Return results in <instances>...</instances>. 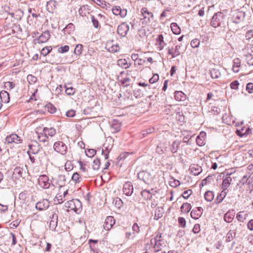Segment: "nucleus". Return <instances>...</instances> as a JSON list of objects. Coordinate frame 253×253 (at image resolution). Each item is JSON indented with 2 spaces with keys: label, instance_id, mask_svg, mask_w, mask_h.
Listing matches in <instances>:
<instances>
[{
  "label": "nucleus",
  "instance_id": "412c9836",
  "mask_svg": "<svg viewBox=\"0 0 253 253\" xmlns=\"http://www.w3.org/2000/svg\"><path fill=\"white\" fill-rule=\"evenodd\" d=\"M189 169L194 175H198L202 171V168L197 165H191Z\"/></svg>",
  "mask_w": 253,
  "mask_h": 253
},
{
  "label": "nucleus",
  "instance_id": "338daca9",
  "mask_svg": "<svg viewBox=\"0 0 253 253\" xmlns=\"http://www.w3.org/2000/svg\"><path fill=\"white\" fill-rule=\"evenodd\" d=\"M192 193V190H190V189H189V190H188L185 191L183 193V194H182V197H183V198L184 199H188V198L189 197V196L191 195Z\"/></svg>",
  "mask_w": 253,
  "mask_h": 253
},
{
  "label": "nucleus",
  "instance_id": "a18cd8bd",
  "mask_svg": "<svg viewBox=\"0 0 253 253\" xmlns=\"http://www.w3.org/2000/svg\"><path fill=\"white\" fill-rule=\"evenodd\" d=\"M52 49L51 46H45L42 49L41 53L44 56H46L51 51Z\"/></svg>",
  "mask_w": 253,
  "mask_h": 253
},
{
  "label": "nucleus",
  "instance_id": "423d86ee",
  "mask_svg": "<svg viewBox=\"0 0 253 253\" xmlns=\"http://www.w3.org/2000/svg\"><path fill=\"white\" fill-rule=\"evenodd\" d=\"M223 17L224 15L221 12L215 13L211 22V26L214 28L219 27L223 19Z\"/></svg>",
  "mask_w": 253,
  "mask_h": 253
},
{
  "label": "nucleus",
  "instance_id": "7c9ffc66",
  "mask_svg": "<svg viewBox=\"0 0 253 253\" xmlns=\"http://www.w3.org/2000/svg\"><path fill=\"white\" fill-rule=\"evenodd\" d=\"M210 75L212 79H217L221 76V73L219 70L216 68L211 69L210 71Z\"/></svg>",
  "mask_w": 253,
  "mask_h": 253
},
{
  "label": "nucleus",
  "instance_id": "20e7f679",
  "mask_svg": "<svg viewBox=\"0 0 253 253\" xmlns=\"http://www.w3.org/2000/svg\"><path fill=\"white\" fill-rule=\"evenodd\" d=\"M246 16L243 11H234L232 15L231 20L233 23L238 24L243 21Z\"/></svg>",
  "mask_w": 253,
  "mask_h": 253
},
{
  "label": "nucleus",
  "instance_id": "0e129e2a",
  "mask_svg": "<svg viewBox=\"0 0 253 253\" xmlns=\"http://www.w3.org/2000/svg\"><path fill=\"white\" fill-rule=\"evenodd\" d=\"M91 19L93 27L95 28H98L99 27V22L98 20L96 19L94 16H91Z\"/></svg>",
  "mask_w": 253,
  "mask_h": 253
},
{
  "label": "nucleus",
  "instance_id": "6e6552de",
  "mask_svg": "<svg viewBox=\"0 0 253 253\" xmlns=\"http://www.w3.org/2000/svg\"><path fill=\"white\" fill-rule=\"evenodd\" d=\"M50 35L49 31H45L44 32H42V33L36 39H35V41H36V42L38 43H45L48 41V40L50 39Z\"/></svg>",
  "mask_w": 253,
  "mask_h": 253
},
{
  "label": "nucleus",
  "instance_id": "864d4df0",
  "mask_svg": "<svg viewBox=\"0 0 253 253\" xmlns=\"http://www.w3.org/2000/svg\"><path fill=\"white\" fill-rule=\"evenodd\" d=\"M155 131L154 127H150L146 129L143 130L142 131V134L143 137H145L147 134L153 133Z\"/></svg>",
  "mask_w": 253,
  "mask_h": 253
},
{
  "label": "nucleus",
  "instance_id": "f03ea898",
  "mask_svg": "<svg viewBox=\"0 0 253 253\" xmlns=\"http://www.w3.org/2000/svg\"><path fill=\"white\" fill-rule=\"evenodd\" d=\"M65 205L69 210L73 211L77 214H79L82 211V203L78 199H72L68 201L65 203Z\"/></svg>",
  "mask_w": 253,
  "mask_h": 253
},
{
  "label": "nucleus",
  "instance_id": "774afa93",
  "mask_svg": "<svg viewBox=\"0 0 253 253\" xmlns=\"http://www.w3.org/2000/svg\"><path fill=\"white\" fill-rule=\"evenodd\" d=\"M246 90L249 93H253V83H249L247 84L246 86Z\"/></svg>",
  "mask_w": 253,
  "mask_h": 253
},
{
  "label": "nucleus",
  "instance_id": "ddd939ff",
  "mask_svg": "<svg viewBox=\"0 0 253 253\" xmlns=\"http://www.w3.org/2000/svg\"><path fill=\"white\" fill-rule=\"evenodd\" d=\"M129 30V26L126 23H122L118 28V33L122 37H125Z\"/></svg>",
  "mask_w": 253,
  "mask_h": 253
},
{
  "label": "nucleus",
  "instance_id": "49530a36",
  "mask_svg": "<svg viewBox=\"0 0 253 253\" xmlns=\"http://www.w3.org/2000/svg\"><path fill=\"white\" fill-rule=\"evenodd\" d=\"M66 182L65 176L64 175H60L57 179V183L59 186H62L65 185Z\"/></svg>",
  "mask_w": 253,
  "mask_h": 253
},
{
  "label": "nucleus",
  "instance_id": "f3484780",
  "mask_svg": "<svg viewBox=\"0 0 253 253\" xmlns=\"http://www.w3.org/2000/svg\"><path fill=\"white\" fill-rule=\"evenodd\" d=\"M122 123L117 120H113L112 122L111 127V131L113 133H117L121 130Z\"/></svg>",
  "mask_w": 253,
  "mask_h": 253
},
{
  "label": "nucleus",
  "instance_id": "72a5a7b5",
  "mask_svg": "<svg viewBox=\"0 0 253 253\" xmlns=\"http://www.w3.org/2000/svg\"><path fill=\"white\" fill-rule=\"evenodd\" d=\"M112 147L106 146V143L103 145V148L102 150V154L104 155V158L107 160L109 158V153L111 150Z\"/></svg>",
  "mask_w": 253,
  "mask_h": 253
},
{
  "label": "nucleus",
  "instance_id": "c756f323",
  "mask_svg": "<svg viewBox=\"0 0 253 253\" xmlns=\"http://www.w3.org/2000/svg\"><path fill=\"white\" fill-rule=\"evenodd\" d=\"M24 169L20 167H16L13 171V174L15 175L16 177H20L23 176Z\"/></svg>",
  "mask_w": 253,
  "mask_h": 253
},
{
  "label": "nucleus",
  "instance_id": "f8f14e48",
  "mask_svg": "<svg viewBox=\"0 0 253 253\" xmlns=\"http://www.w3.org/2000/svg\"><path fill=\"white\" fill-rule=\"evenodd\" d=\"M123 192L127 196H130L133 192V187L131 182H126L123 186Z\"/></svg>",
  "mask_w": 253,
  "mask_h": 253
},
{
  "label": "nucleus",
  "instance_id": "2eb2a0df",
  "mask_svg": "<svg viewBox=\"0 0 253 253\" xmlns=\"http://www.w3.org/2000/svg\"><path fill=\"white\" fill-rule=\"evenodd\" d=\"M180 47L181 44L175 45L174 48H169L168 54L171 55L172 58H175L180 54V52L179 51Z\"/></svg>",
  "mask_w": 253,
  "mask_h": 253
},
{
  "label": "nucleus",
  "instance_id": "6e6d98bb",
  "mask_svg": "<svg viewBox=\"0 0 253 253\" xmlns=\"http://www.w3.org/2000/svg\"><path fill=\"white\" fill-rule=\"evenodd\" d=\"M27 80L30 84H33L37 82V79L32 75H29L27 76Z\"/></svg>",
  "mask_w": 253,
  "mask_h": 253
},
{
  "label": "nucleus",
  "instance_id": "e2e57ef3",
  "mask_svg": "<svg viewBox=\"0 0 253 253\" xmlns=\"http://www.w3.org/2000/svg\"><path fill=\"white\" fill-rule=\"evenodd\" d=\"M178 222L180 226L182 228H184L186 226V220L184 217H178Z\"/></svg>",
  "mask_w": 253,
  "mask_h": 253
},
{
  "label": "nucleus",
  "instance_id": "69168bd1",
  "mask_svg": "<svg viewBox=\"0 0 253 253\" xmlns=\"http://www.w3.org/2000/svg\"><path fill=\"white\" fill-rule=\"evenodd\" d=\"M121 8L119 6H116L112 8V12L116 15H119L120 14Z\"/></svg>",
  "mask_w": 253,
  "mask_h": 253
},
{
  "label": "nucleus",
  "instance_id": "0eeeda50",
  "mask_svg": "<svg viewBox=\"0 0 253 253\" xmlns=\"http://www.w3.org/2000/svg\"><path fill=\"white\" fill-rule=\"evenodd\" d=\"M38 181L39 186L43 189H47L50 185V183L49 182V178L46 175H40Z\"/></svg>",
  "mask_w": 253,
  "mask_h": 253
},
{
  "label": "nucleus",
  "instance_id": "e433bc0d",
  "mask_svg": "<svg viewBox=\"0 0 253 253\" xmlns=\"http://www.w3.org/2000/svg\"><path fill=\"white\" fill-rule=\"evenodd\" d=\"M192 206L190 204L185 203L181 206V211L183 213H188L191 209Z\"/></svg>",
  "mask_w": 253,
  "mask_h": 253
},
{
  "label": "nucleus",
  "instance_id": "052dcab7",
  "mask_svg": "<svg viewBox=\"0 0 253 253\" xmlns=\"http://www.w3.org/2000/svg\"><path fill=\"white\" fill-rule=\"evenodd\" d=\"M69 50V46L68 45H65L59 47L58 49V51L61 53H64L67 52Z\"/></svg>",
  "mask_w": 253,
  "mask_h": 253
},
{
  "label": "nucleus",
  "instance_id": "bb28decb",
  "mask_svg": "<svg viewBox=\"0 0 253 253\" xmlns=\"http://www.w3.org/2000/svg\"><path fill=\"white\" fill-rule=\"evenodd\" d=\"M236 235V232L235 230H229L226 234L225 237V241L226 242H231Z\"/></svg>",
  "mask_w": 253,
  "mask_h": 253
},
{
  "label": "nucleus",
  "instance_id": "4be33fe9",
  "mask_svg": "<svg viewBox=\"0 0 253 253\" xmlns=\"http://www.w3.org/2000/svg\"><path fill=\"white\" fill-rule=\"evenodd\" d=\"M42 130L44 134H45L48 137H52L54 136L56 133V129L53 127H43Z\"/></svg>",
  "mask_w": 253,
  "mask_h": 253
},
{
  "label": "nucleus",
  "instance_id": "1a4fd4ad",
  "mask_svg": "<svg viewBox=\"0 0 253 253\" xmlns=\"http://www.w3.org/2000/svg\"><path fill=\"white\" fill-rule=\"evenodd\" d=\"M50 202L46 199H43L42 200L37 203L36 208L39 211L45 210L49 207Z\"/></svg>",
  "mask_w": 253,
  "mask_h": 253
},
{
  "label": "nucleus",
  "instance_id": "7ed1b4c3",
  "mask_svg": "<svg viewBox=\"0 0 253 253\" xmlns=\"http://www.w3.org/2000/svg\"><path fill=\"white\" fill-rule=\"evenodd\" d=\"M53 147L54 151L63 156L66 155L67 153L68 147L63 141H57L55 142Z\"/></svg>",
  "mask_w": 253,
  "mask_h": 253
},
{
  "label": "nucleus",
  "instance_id": "a878e982",
  "mask_svg": "<svg viewBox=\"0 0 253 253\" xmlns=\"http://www.w3.org/2000/svg\"><path fill=\"white\" fill-rule=\"evenodd\" d=\"M117 64L119 66L124 69H127L131 65V63H128L126 59H119L117 62Z\"/></svg>",
  "mask_w": 253,
  "mask_h": 253
},
{
  "label": "nucleus",
  "instance_id": "aec40b11",
  "mask_svg": "<svg viewBox=\"0 0 253 253\" xmlns=\"http://www.w3.org/2000/svg\"><path fill=\"white\" fill-rule=\"evenodd\" d=\"M206 136V132L202 131L199 135L197 136L196 143L199 146H204L205 144V140Z\"/></svg>",
  "mask_w": 253,
  "mask_h": 253
},
{
  "label": "nucleus",
  "instance_id": "79ce46f5",
  "mask_svg": "<svg viewBox=\"0 0 253 253\" xmlns=\"http://www.w3.org/2000/svg\"><path fill=\"white\" fill-rule=\"evenodd\" d=\"M45 108L48 112L51 114H53L56 111V108L50 103H48L45 105Z\"/></svg>",
  "mask_w": 253,
  "mask_h": 253
},
{
  "label": "nucleus",
  "instance_id": "4468645a",
  "mask_svg": "<svg viewBox=\"0 0 253 253\" xmlns=\"http://www.w3.org/2000/svg\"><path fill=\"white\" fill-rule=\"evenodd\" d=\"M115 222V221L113 216H107L105 219L104 224L103 225L104 228L106 230H110L112 228V226L114 225Z\"/></svg>",
  "mask_w": 253,
  "mask_h": 253
},
{
  "label": "nucleus",
  "instance_id": "5fc2aeb1",
  "mask_svg": "<svg viewBox=\"0 0 253 253\" xmlns=\"http://www.w3.org/2000/svg\"><path fill=\"white\" fill-rule=\"evenodd\" d=\"M15 84L11 82H6L4 83V88L7 89H11L14 88Z\"/></svg>",
  "mask_w": 253,
  "mask_h": 253
},
{
  "label": "nucleus",
  "instance_id": "cd10ccee",
  "mask_svg": "<svg viewBox=\"0 0 253 253\" xmlns=\"http://www.w3.org/2000/svg\"><path fill=\"white\" fill-rule=\"evenodd\" d=\"M141 12L144 18H147V16L146 15V14L148 15V19L150 22L151 21L150 18H151L152 19L153 18L154 16H153V13L151 12L148 11L147 8H146V7L142 8L141 10Z\"/></svg>",
  "mask_w": 253,
  "mask_h": 253
},
{
  "label": "nucleus",
  "instance_id": "2f4dec72",
  "mask_svg": "<svg viewBox=\"0 0 253 253\" xmlns=\"http://www.w3.org/2000/svg\"><path fill=\"white\" fill-rule=\"evenodd\" d=\"M164 213V209L162 207H158L156 209L155 212L154 219L158 220L162 217Z\"/></svg>",
  "mask_w": 253,
  "mask_h": 253
},
{
  "label": "nucleus",
  "instance_id": "473e14b6",
  "mask_svg": "<svg viewBox=\"0 0 253 253\" xmlns=\"http://www.w3.org/2000/svg\"><path fill=\"white\" fill-rule=\"evenodd\" d=\"M157 43L159 45L160 50L163 49L165 45L164 42V37L162 35H159L158 37L156 38Z\"/></svg>",
  "mask_w": 253,
  "mask_h": 253
},
{
  "label": "nucleus",
  "instance_id": "a211bd4d",
  "mask_svg": "<svg viewBox=\"0 0 253 253\" xmlns=\"http://www.w3.org/2000/svg\"><path fill=\"white\" fill-rule=\"evenodd\" d=\"M37 135V138L39 142L43 143H46V145L48 144V136L44 134L43 131L41 132H36Z\"/></svg>",
  "mask_w": 253,
  "mask_h": 253
},
{
  "label": "nucleus",
  "instance_id": "4c0bfd02",
  "mask_svg": "<svg viewBox=\"0 0 253 253\" xmlns=\"http://www.w3.org/2000/svg\"><path fill=\"white\" fill-rule=\"evenodd\" d=\"M240 64V60L238 58L235 59L234 60L233 65L232 66V71L234 73H238L239 72Z\"/></svg>",
  "mask_w": 253,
  "mask_h": 253
},
{
  "label": "nucleus",
  "instance_id": "09e8293b",
  "mask_svg": "<svg viewBox=\"0 0 253 253\" xmlns=\"http://www.w3.org/2000/svg\"><path fill=\"white\" fill-rule=\"evenodd\" d=\"M63 197V196L57 195L54 198V201L56 204H60L62 203L65 199Z\"/></svg>",
  "mask_w": 253,
  "mask_h": 253
},
{
  "label": "nucleus",
  "instance_id": "f257e3e1",
  "mask_svg": "<svg viewBox=\"0 0 253 253\" xmlns=\"http://www.w3.org/2000/svg\"><path fill=\"white\" fill-rule=\"evenodd\" d=\"M150 242L155 252L160 251L167 244L165 240L162 238V233L160 232L155 233V236L151 239Z\"/></svg>",
  "mask_w": 253,
  "mask_h": 253
},
{
  "label": "nucleus",
  "instance_id": "680f3d73",
  "mask_svg": "<svg viewBox=\"0 0 253 253\" xmlns=\"http://www.w3.org/2000/svg\"><path fill=\"white\" fill-rule=\"evenodd\" d=\"M212 177L213 175H209L206 178L202 180L200 185H201L202 186L206 185L208 182H210V180L212 178Z\"/></svg>",
  "mask_w": 253,
  "mask_h": 253
},
{
  "label": "nucleus",
  "instance_id": "58836bf2",
  "mask_svg": "<svg viewBox=\"0 0 253 253\" xmlns=\"http://www.w3.org/2000/svg\"><path fill=\"white\" fill-rule=\"evenodd\" d=\"M205 199L208 202H211L214 199V193L211 191H207L204 195Z\"/></svg>",
  "mask_w": 253,
  "mask_h": 253
},
{
  "label": "nucleus",
  "instance_id": "bf43d9fd",
  "mask_svg": "<svg viewBox=\"0 0 253 253\" xmlns=\"http://www.w3.org/2000/svg\"><path fill=\"white\" fill-rule=\"evenodd\" d=\"M96 153V151L95 149H89L86 152V155L88 157H93Z\"/></svg>",
  "mask_w": 253,
  "mask_h": 253
},
{
  "label": "nucleus",
  "instance_id": "de8ad7c7",
  "mask_svg": "<svg viewBox=\"0 0 253 253\" xmlns=\"http://www.w3.org/2000/svg\"><path fill=\"white\" fill-rule=\"evenodd\" d=\"M64 87L66 88L65 92L68 95H72L75 93V89L72 87H67L65 84Z\"/></svg>",
  "mask_w": 253,
  "mask_h": 253
},
{
  "label": "nucleus",
  "instance_id": "8fccbe9b",
  "mask_svg": "<svg viewBox=\"0 0 253 253\" xmlns=\"http://www.w3.org/2000/svg\"><path fill=\"white\" fill-rule=\"evenodd\" d=\"M247 64L250 66H253V55L251 53L246 55Z\"/></svg>",
  "mask_w": 253,
  "mask_h": 253
},
{
  "label": "nucleus",
  "instance_id": "603ef678",
  "mask_svg": "<svg viewBox=\"0 0 253 253\" xmlns=\"http://www.w3.org/2000/svg\"><path fill=\"white\" fill-rule=\"evenodd\" d=\"M113 203H114L115 206L118 209L121 208L123 205V202L122 200L119 198H117L113 201Z\"/></svg>",
  "mask_w": 253,
  "mask_h": 253
},
{
  "label": "nucleus",
  "instance_id": "9b49d317",
  "mask_svg": "<svg viewBox=\"0 0 253 253\" xmlns=\"http://www.w3.org/2000/svg\"><path fill=\"white\" fill-rule=\"evenodd\" d=\"M29 147L28 154L29 153L33 154H38L41 148L40 145L36 141H32V143L29 145Z\"/></svg>",
  "mask_w": 253,
  "mask_h": 253
},
{
  "label": "nucleus",
  "instance_id": "13d9d810",
  "mask_svg": "<svg viewBox=\"0 0 253 253\" xmlns=\"http://www.w3.org/2000/svg\"><path fill=\"white\" fill-rule=\"evenodd\" d=\"M200 40L198 39H195L191 42V45L193 48H197L199 46Z\"/></svg>",
  "mask_w": 253,
  "mask_h": 253
},
{
  "label": "nucleus",
  "instance_id": "ea45409f",
  "mask_svg": "<svg viewBox=\"0 0 253 253\" xmlns=\"http://www.w3.org/2000/svg\"><path fill=\"white\" fill-rule=\"evenodd\" d=\"M171 29L173 34L178 35L181 32V30L176 23H172L170 25Z\"/></svg>",
  "mask_w": 253,
  "mask_h": 253
},
{
  "label": "nucleus",
  "instance_id": "f704fd0d",
  "mask_svg": "<svg viewBox=\"0 0 253 253\" xmlns=\"http://www.w3.org/2000/svg\"><path fill=\"white\" fill-rule=\"evenodd\" d=\"M57 215L56 214L53 215V219L54 218V220L52 219L50 221L49 223V228L51 230L54 231L55 230L57 224Z\"/></svg>",
  "mask_w": 253,
  "mask_h": 253
},
{
  "label": "nucleus",
  "instance_id": "39448f33",
  "mask_svg": "<svg viewBox=\"0 0 253 253\" xmlns=\"http://www.w3.org/2000/svg\"><path fill=\"white\" fill-rule=\"evenodd\" d=\"M137 177L140 180H142L146 184L151 183L153 180V176L152 174L147 171L142 170L137 174Z\"/></svg>",
  "mask_w": 253,
  "mask_h": 253
},
{
  "label": "nucleus",
  "instance_id": "37998d69",
  "mask_svg": "<svg viewBox=\"0 0 253 253\" xmlns=\"http://www.w3.org/2000/svg\"><path fill=\"white\" fill-rule=\"evenodd\" d=\"M83 50V46L82 44H78L76 45L74 52L77 55H80L82 53Z\"/></svg>",
  "mask_w": 253,
  "mask_h": 253
},
{
  "label": "nucleus",
  "instance_id": "9d476101",
  "mask_svg": "<svg viewBox=\"0 0 253 253\" xmlns=\"http://www.w3.org/2000/svg\"><path fill=\"white\" fill-rule=\"evenodd\" d=\"M5 141L8 143H14L20 144L22 142V139L16 134H11L7 136L5 138Z\"/></svg>",
  "mask_w": 253,
  "mask_h": 253
},
{
  "label": "nucleus",
  "instance_id": "b1692460",
  "mask_svg": "<svg viewBox=\"0 0 253 253\" xmlns=\"http://www.w3.org/2000/svg\"><path fill=\"white\" fill-rule=\"evenodd\" d=\"M174 98L178 101H184L186 99V95L181 91H176L174 92Z\"/></svg>",
  "mask_w": 253,
  "mask_h": 253
},
{
  "label": "nucleus",
  "instance_id": "393cba45",
  "mask_svg": "<svg viewBox=\"0 0 253 253\" xmlns=\"http://www.w3.org/2000/svg\"><path fill=\"white\" fill-rule=\"evenodd\" d=\"M153 194L151 191L146 189L142 190L141 192V195L145 200H151Z\"/></svg>",
  "mask_w": 253,
  "mask_h": 253
},
{
  "label": "nucleus",
  "instance_id": "c9c22d12",
  "mask_svg": "<svg viewBox=\"0 0 253 253\" xmlns=\"http://www.w3.org/2000/svg\"><path fill=\"white\" fill-rule=\"evenodd\" d=\"M231 180L232 179L230 176L227 177L223 180L222 183V188L223 190H225L226 191L227 188L230 184Z\"/></svg>",
  "mask_w": 253,
  "mask_h": 253
},
{
  "label": "nucleus",
  "instance_id": "5701e85b",
  "mask_svg": "<svg viewBox=\"0 0 253 253\" xmlns=\"http://www.w3.org/2000/svg\"><path fill=\"white\" fill-rule=\"evenodd\" d=\"M0 97L2 102L7 103L10 101L9 94L5 90H2L0 92Z\"/></svg>",
  "mask_w": 253,
  "mask_h": 253
},
{
  "label": "nucleus",
  "instance_id": "c03bdc74",
  "mask_svg": "<svg viewBox=\"0 0 253 253\" xmlns=\"http://www.w3.org/2000/svg\"><path fill=\"white\" fill-rule=\"evenodd\" d=\"M100 161L98 158H96L94 160L92 163V169L95 170H97L100 168Z\"/></svg>",
  "mask_w": 253,
  "mask_h": 253
},
{
  "label": "nucleus",
  "instance_id": "4d7b16f0",
  "mask_svg": "<svg viewBox=\"0 0 253 253\" xmlns=\"http://www.w3.org/2000/svg\"><path fill=\"white\" fill-rule=\"evenodd\" d=\"M130 79L128 78H126L123 79L120 81L122 85L124 86H128L129 85Z\"/></svg>",
  "mask_w": 253,
  "mask_h": 253
},
{
  "label": "nucleus",
  "instance_id": "3c124183",
  "mask_svg": "<svg viewBox=\"0 0 253 253\" xmlns=\"http://www.w3.org/2000/svg\"><path fill=\"white\" fill-rule=\"evenodd\" d=\"M108 50L110 52L115 53L120 50V46L118 44L112 45L111 47H109Z\"/></svg>",
  "mask_w": 253,
  "mask_h": 253
},
{
  "label": "nucleus",
  "instance_id": "dca6fc26",
  "mask_svg": "<svg viewBox=\"0 0 253 253\" xmlns=\"http://www.w3.org/2000/svg\"><path fill=\"white\" fill-rule=\"evenodd\" d=\"M203 209L201 207H197L191 212V216L194 219H198L203 214Z\"/></svg>",
  "mask_w": 253,
  "mask_h": 253
},
{
  "label": "nucleus",
  "instance_id": "a19ab883",
  "mask_svg": "<svg viewBox=\"0 0 253 253\" xmlns=\"http://www.w3.org/2000/svg\"><path fill=\"white\" fill-rule=\"evenodd\" d=\"M227 195V191L225 190H222L221 193L218 195L216 199L217 203L219 204L222 202L224 198Z\"/></svg>",
  "mask_w": 253,
  "mask_h": 253
},
{
  "label": "nucleus",
  "instance_id": "6ab92c4d",
  "mask_svg": "<svg viewBox=\"0 0 253 253\" xmlns=\"http://www.w3.org/2000/svg\"><path fill=\"white\" fill-rule=\"evenodd\" d=\"M235 214V212L234 210H229L224 215V220L227 223L231 222L234 219Z\"/></svg>",
  "mask_w": 253,
  "mask_h": 253
},
{
  "label": "nucleus",
  "instance_id": "c85d7f7f",
  "mask_svg": "<svg viewBox=\"0 0 253 253\" xmlns=\"http://www.w3.org/2000/svg\"><path fill=\"white\" fill-rule=\"evenodd\" d=\"M180 144V141L177 140L174 141L172 144L170 146V150L171 152L172 153H176L179 147Z\"/></svg>",
  "mask_w": 253,
  "mask_h": 253
}]
</instances>
